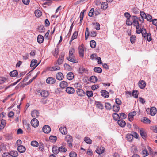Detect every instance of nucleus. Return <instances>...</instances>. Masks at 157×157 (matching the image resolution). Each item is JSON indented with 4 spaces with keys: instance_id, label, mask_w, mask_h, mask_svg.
<instances>
[{
    "instance_id": "48",
    "label": "nucleus",
    "mask_w": 157,
    "mask_h": 157,
    "mask_svg": "<svg viewBox=\"0 0 157 157\" xmlns=\"http://www.w3.org/2000/svg\"><path fill=\"white\" fill-rule=\"evenodd\" d=\"M93 25L95 26L94 27L97 30H99L100 29V25L97 22L93 23Z\"/></svg>"
},
{
    "instance_id": "23",
    "label": "nucleus",
    "mask_w": 157,
    "mask_h": 157,
    "mask_svg": "<svg viewBox=\"0 0 157 157\" xmlns=\"http://www.w3.org/2000/svg\"><path fill=\"white\" fill-rule=\"evenodd\" d=\"M67 77L68 80H72L74 77L73 74L72 72H69L67 74Z\"/></svg>"
},
{
    "instance_id": "52",
    "label": "nucleus",
    "mask_w": 157,
    "mask_h": 157,
    "mask_svg": "<svg viewBox=\"0 0 157 157\" xmlns=\"http://www.w3.org/2000/svg\"><path fill=\"white\" fill-rule=\"evenodd\" d=\"M142 153L144 156L143 157H146V156H147L149 155V153L147 149L144 150L142 151Z\"/></svg>"
},
{
    "instance_id": "20",
    "label": "nucleus",
    "mask_w": 157,
    "mask_h": 157,
    "mask_svg": "<svg viewBox=\"0 0 157 157\" xmlns=\"http://www.w3.org/2000/svg\"><path fill=\"white\" fill-rule=\"evenodd\" d=\"M52 150L53 153L55 154H57L59 152V148L56 146H53Z\"/></svg>"
},
{
    "instance_id": "57",
    "label": "nucleus",
    "mask_w": 157,
    "mask_h": 157,
    "mask_svg": "<svg viewBox=\"0 0 157 157\" xmlns=\"http://www.w3.org/2000/svg\"><path fill=\"white\" fill-rule=\"evenodd\" d=\"M94 13V8H92L88 14V15L90 17H92Z\"/></svg>"
},
{
    "instance_id": "38",
    "label": "nucleus",
    "mask_w": 157,
    "mask_h": 157,
    "mask_svg": "<svg viewBox=\"0 0 157 157\" xmlns=\"http://www.w3.org/2000/svg\"><path fill=\"white\" fill-rule=\"evenodd\" d=\"M84 141L89 144H90L92 143V140L90 138L87 137H85L84 138Z\"/></svg>"
},
{
    "instance_id": "35",
    "label": "nucleus",
    "mask_w": 157,
    "mask_h": 157,
    "mask_svg": "<svg viewBox=\"0 0 157 157\" xmlns=\"http://www.w3.org/2000/svg\"><path fill=\"white\" fill-rule=\"evenodd\" d=\"M141 33L142 35V36L144 38L146 37L147 34L146 31V29L144 28H142V31Z\"/></svg>"
},
{
    "instance_id": "26",
    "label": "nucleus",
    "mask_w": 157,
    "mask_h": 157,
    "mask_svg": "<svg viewBox=\"0 0 157 157\" xmlns=\"http://www.w3.org/2000/svg\"><path fill=\"white\" fill-rule=\"evenodd\" d=\"M156 113V109L154 107H152L150 109V114L151 116L155 115Z\"/></svg>"
},
{
    "instance_id": "25",
    "label": "nucleus",
    "mask_w": 157,
    "mask_h": 157,
    "mask_svg": "<svg viewBox=\"0 0 157 157\" xmlns=\"http://www.w3.org/2000/svg\"><path fill=\"white\" fill-rule=\"evenodd\" d=\"M44 37L43 36L41 35H39L37 37V41L39 43H42L44 41Z\"/></svg>"
},
{
    "instance_id": "15",
    "label": "nucleus",
    "mask_w": 157,
    "mask_h": 157,
    "mask_svg": "<svg viewBox=\"0 0 157 157\" xmlns=\"http://www.w3.org/2000/svg\"><path fill=\"white\" fill-rule=\"evenodd\" d=\"M117 123L118 124L122 127H124L126 124L125 121L122 119L118 120L117 121Z\"/></svg>"
},
{
    "instance_id": "17",
    "label": "nucleus",
    "mask_w": 157,
    "mask_h": 157,
    "mask_svg": "<svg viewBox=\"0 0 157 157\" xmlns=\"http://www.w3.org/2000/svg\"><path fill=\"white\" fill-rule=\"evenodd\" d=\"M64 58V55H60L57 61V63L59 65H60L62 64Z\"/></svg>"
},
{
    "instance_id": "60",
    "label": "nucleus",
    "mask_w": 157,
    "mask_h": 157,
    "mask_svg": "<svg viewBox=\"0 0 157 157\" xmlns=\"http://www.w3.org/2000/svg\"><path fill=\"white\" fill-rule=\"evenodd\" d=\"M120 118H121L122 119H124L126 118L127 117L126 115L124 113H121L120 114Z\"/></svg>"
},
{
    "instance_id": "36",
    "label": "nucleus",
    "mask_w": 157,
    "mask_h": 157,
    "mask_svg": "<svg viewBox=\"0 0 157 157\" xmlns=\"http://www.w3.org/2000/svg\"><path fill=\"white\" fill-rule=\"evenodd\" d=\"M101 7L102 9L105 10L108 7V4L106 2H102L101 4Z\"/></svg>"
},
{
    "instance_id": "43",
    "label": "nucleus",
    "mask_w": 157,
    "mask_h": 157,
    "mask_svg": "<svg viewBox=\"0 0 157 157\" xmlns=\"http://www.w3.org/2000/svg\"><path fill=\"white\" fill-rule=\"evenodd\" d=\"M113 119L116 121H117L118 119L120 118L119 115L116 113H114L113 114Z\"/></svg>"
},
{
    "instance_id": "41",
    "label": "nucleus",
    "mask_w": 157,
    "mask_h": 157,
    "mask_svg": "<svg viewBox=\"0 0 157 157\" xmlns=\"http://www.w3.org/2000/svg\"><path fill=\"white\" fill-rule=\"evenodd\" d=\"M90 45L92 48H94L96 45V43L94 40H92L90 42Z\"/></svg>"
},
{
    "instance_id": "22",
    "label": "nucleus",
    "mask_w": 157,
    "mask_h": 157,
    "mask_svg": "<svg viewBox=\"0 0 157 157\" xmlns=\"http://www.w3.org/2000/svg\"><path fill=\"white\" fill-rule=\"evenodd\" d=\"M49 92L47 91L42 90L40 94L43 97H47L49 95Z\"/></svg>"
},
{
    "instance_id": "5",
    "label": "nucleus",
    "mask_w": 157,
    "mask_h": 157,
    "mask_svg": "<svg viewBox=\"0 0 157 157\" xmlns=\"http://www.w3.org/2000/svg\"><path fill=\"white\" fill-rule=\"evenodd\" d=\"M31 124L32 126L34 127H36L39 125V121L37 119L34 118L32 120Z\"/></svg>"
},
{
    "instance_id": "42",
    "label": "nucleus",
    "mask_w": 157,
    "mask_h": 157,
    "mask_svg": "<svg viewBox=\"0 0 157 157\" xmlns=\"http://www.w3.org/2000/svg\"><path fill=\"white\" fill-rule=\"evenodd\" d=\"M105 106L107 110H110L111 109V105L109 103H105Z\"/></svg>"
},
{
    "instance_id": "19",
    "label": "nucleus",
    "mask_w": 157,
    "mask_h": 157,
    "mask_svg": "<svg viewBox=\"0 0 157 157\" xmlns=\"http://www.w3.org/2000/svg\"><path fill=\"white\" fill-rule=\"evenodd\" d=\"M39 114L38 111L36 110H34L31 112L32 116L34 118L37 117L39 115Z\"/></svg>"
},
{
    "instance_id": "21",
    "label": "nucleus",
    "mask_w": 157,
    "mask_h": 157,
    "mask_svg": "<svg viewBox=\"0 0 157 157\" xmlns=\"http://www.w3.org/2000/svg\"><path fill=\"white\" fill-rule=\"evenodd\" d=\"M66 92L69 94H73L75 92V90L73 87H67L66 89Z\"/></svg>"
},
{
    "instance_id": "40",
    "label": "nucleus",
    "mask_w": 157,
    "mask_h": 157,
    "mask_svg": "<svg viewBox=\"0 0 157 157\" xmlns=\"http://www.w3.org/2000/svg\"><path fill=\"white\" fill-rule=\"evenodd\" d=\"M59 152H65L67 151V149L63 146H61L59 148Z\"/></svg>"
},
{
    "instance_id": "56",
    "label": "nucleus",
    "mask_w": 157,
    "mask_h": 157,
    "mask_svg": "<svg viewBox=\"0 0 157 157\" xmlns=\"http://www.w3.org/2000/svg\"><path fill=\"white\" fill-rule=\"evenodd\" d=\"M101 12L99 9L96 8L94 11V13L95 15H97L99 14Z\"/></svg>"
},
{
    "instance_id": "11",
    "label": "nucleus",
    "mask_w": 157,
    "mask_h": 157,
    "mask_svg": "<svg viewBox=\"0 0 157 157\" xmlns=\"http://www.w3.org/2000/svg\"><path fill=\"white\" fill-rule=\"evenodd\" d=\"M105 149L102 147H98L96 150V152L98 154H101L103 153Z\"/></svg>"
},
{
    "instance_id": "64",
    "label": "nucleus",
    "mask_w": 157,
    "mask_h": 157,
    "mask_svg": "<svg viewBox=\"0 0 157 157\" xmlns=\"http://www.w3.org/2000/svg\"><path fill=\"white\" fill-rule=\"evenodd\" d=\"M80 72L81 74H83L84 72H86L87 70L84 68L83 67H81L79 69Z\"/></svg>"
},
{
    "instance_id": "61",
    "label": "nucleus",
    "mask_w": 157,
    "mask_h": 157,
    "mask_svg": "<svg viewBox=\"0 0 157 157\" xmlns=\"http://www.w3.org/2000/svg\"><path fill=\"white\" fill-rule=\"evenodd\" d=\"M146 18L147 19V20L151 22L152 21V17L151 15L149 14H148L146 15Z\"/></svg>"
},
{
    "instance_id": "32",
    "label": "nucleus",
    "mask_w": 157,
    "mask_h": 157,
    "mask_svg": "<svg viewBox=\"0 0 157 157\" xmlns=\"http://www.w3.org/2000/svg\"><path fill=\"white\" fill-rule=\"evenodd\" d=\"M141 121L142 122L144 123H150L151 121L148 118L146 117H143L141 118Z\"/></svg>"
},
{
    "instance_id": "55",
    "label": "nucleus",
    "mask_w": 157,
    "mask_h": 157,
    "mask_svg": "<svg viewBox=\"0 0 157 157\" xmlns=\"http://www.w3.org/2000/svg\"><path fill=\"white\" fill-rule=\"evenodd\" d=\"M77 154L74 151L71 152L69 154L70 157H76Z\"/></svg>"
},
{
    "instance_id": "34",
    "label": "nucleus",
    "mask_w": 157,
    "mask_h": 157,
    "mask_svg": "<svg viewBox=\"0 0 157 157\" xmlns=\"http://www.w3.org/2000/svg\"><path fill=\"white\" fill-rule=\"evenodd\" d=\"M94 71L97 73H101L102 72V69L98 67H95L94 69Z\"/></svg>"
},
{
    "instance_id": "6",
    "label": "nucleus",
    "mask_w": 157,
    "mask_h": 157,
    "mask_svg": "<svg viewBox=\"0 0 157 157\" xmlns=\"http://www.w3.org/2000/svg\"><path fill=\"white\" fill-rule=\"evenodd\" d=\"M56 80L55 78L52 77L48 78L46 80V83L49 84H52L55 83Z\"/></svg>"
},
{
    "instance_id": "59",
    "label": "nucleus",
    "mask_w": 157,
    "mask_h": 157,
    "mask_svg": "<svg viewBox=\"0 0 157 157\" xmlns=\"http://www.w3.org/2000/svg\"><path fill=\"white\" fill-rule=\"evenodd\" d=\"M140 15L141 17L142 18H144V19H146V15L145 13L143 11H140Z\"/></svg>"
},
{
    "instance_id": "47",
    "label": "nucleus",
    "mask_w": 157,
    "mask_h": 157,
    "mask_svg": "<svg viewBox=\"0 0 157 157\" xmlns=\"http://www.w3.org/2000/svg\"><path fill=\"white\" fill-rule=\"evenodd\" d=\"M138 93L137 90H134L132 93V95L135 98H137L138 97Z\"/></svg>"
},
{
    "instance_id": "29",
    "label": "nucleus",
    "mask_w": 157,
    "mask_h": 157,
    "mask_svg": "<svg viewBox=\"0 0 157 157\" xmlns=\"http://www.w3.org/2000/svg\"><path fill=\"white\" fill-rule=\"evenodd\" d=\"M34 13L36 16L38 18L40 17L42 15L41 12L39 10H36Z\"/></svg>"
},
{
    "instance_id": "14",
    "label": "nucleus",
    "mask_w": 157,
    "mask_h": 157,
    "mask_svg": "<svg viewBox=\"0 0 157 157\" xmlns=\"http://www.w3.org/2000/svg\"><path fill=\"white\" fill-rule=\"evenodd\" d=\"M138 84L139 87L141 89L144 88L146 86L145 82L143 80L140 81Z\"/></svg>"
},
{
    "instance_id": "45",
    "label": "nucleus",
    "mask_w": 157,
    "mask_h": 157,
    "mask_svg": "<svg viewBox=\"0 0 157 157\" xmlns=\"http://www.w3.org/2000/svg\"><path fill=\"white\" fill-rule=\"evenodd\" d=\"M96 106L97 107L101 109H102L103 108V105L101 102H98L97 103Z\"/></svg>"
},
{
    "instance_id": "49",
    "label": "nucleus",
    "mask_w": 157,
    "mask_h": 157,
    "mask_svg": "<svg viewBox=\"0 0 157 157\" xmlns=\"http://www.w3.org/2000/svg\"><path fill=\"white\" fill-rule=\"evenodd\" d=\"M59 52V49L58 48H56L55 49V51L53 53V54L54 56L57 57V55L58 54Z\"/></svg>"
},
{
    "instance_id": "63",
    "label": "nucleus",
    "mask_w": 157,
    "mask_h": 157,
    "mask_svg": "<svg viewBox=\"0 0 157 157\" xmlns=\"http://www.w3.org/2000/svg\"><path fill=\"white\" fill-rule=\"evenodd\" d=\"M90 36L93 37H95L96 36V33L94 31H92L90 33Z\"/></svg>"
},
{
    "instance_id": "28",
    "label": "nucleus",
    "mask_w": 157,
    "mask_h": 157,
    "mask_svg": "<svg viewBox=\"0 0 157 157\" xmlns=\"http://www.w3.org/2000/svg\"><path fill=\"white\" fill-rule=\"evenodd\" d=\"M10 157L12 156L13 157H17L18 155V153L16 151H12L9 153Z\"/></svg>"
},
{
    "instance_id": "2",
    "label": "nucleus",
    "mask_w": 157,
    "mask_h": 157,
    "mask_svg": "<svg viewBox=\"0 0 157 157\" xmlns=\"http://www.w3.org/2000/svg\"><path fill=\"white\" fill-rule=\"evenodd\" d=\"M65 141L68 143V146L71 148L72 147V142L73 139L72 136L69 135H67L65 136Z\"/></svg>"
},
{
    "instance_id": "12",
    "label": "nucleus",
    "mask_w": 157,
    "mask_h": 157,
    "mask_svg": "<svg viewBox=\"0 0 157 157\" xmlns=\"http://www.w3.org/2000/svg\"><path fill=\"white\" fill-rule=\"evenodd\" d=\"M76 92L77 95L80 96H83L85 94L84 91L81 89H78Z\"/></svg>"
},
{
    "instance_id": "18",
    "label": "nucleus",
    "mask_w": 157,
    "mask_h": 157,
    "mask_svg": "<svg viewBox=\"0 0 157 157\" xmlns=\"http://www.w3.org/2000/svg\"><path fill=\"white\" fill-rule=\"evenodd\" d=\"M56 77L57 79L61 80L63 78V75L62 73L59 72L56 74Z\"/></svg>"
},
{
    "instance_id": "24",
    "label": "nucleus",
    "mask_w": 157,
    "mask_h": 157,
    "mask_svg": "<svg viewBox=\"0 0 157 157\" xmlns=\"http://www.w3.org/2000/svg\"><path fill=\"white\" fill-rule=\"evenodd\" d=\"M9 74L10 76L15 77L18 75V73L16 70H14L11 72Z\"/></svg>"
},
{
    "instance_id": "3",
    "label": "nucleus",
    "mask_w": 157,
    "mask_h": 157,
    "mask_svg": "<svg viewBox=\"0 0 157 157\" xmlns=\"http://www.w3.org/2000/svg\"><path fill=\"white\" fill-rule=\"evenodd\" d=\"M85 48L83 44H81L78 47L79 53L80 57H83Z\"/></svg>"
},
{
    "instance_id": "9",
    "label": "nucleus",
    "mask_w": 157,
    "mask_h": 157,
    "mask_svg": "<svg viewBox=\"0 0 157 157\" xmlns=\"http://www.w3.org/2000/svg\"><path fill=\"white\" fill-rule=\"evenodd\" d=\"M37 62V61L36 60L33 59L32 60L31 63L30 64V67H33L34 66H35L34 67L33 69H34L37 66L40 64V61L36 65V64Z\"/></svg>"
},
{
    "instance_id": "58",
    "label": "nucleus",
    "mask_w": 157,
    "mask_h": 157,
    "mask_svg": "<svg viewBox=\"0 0 157 157\" xmlns=\"http://www.w3.org/2000/svg\"><path fill=\"white\" fill-rule=\"evenodd\" d=\"M86 95L88 97H91L93 95V92L92 91H87Z\"/></svg>"
},
{
    "instance_id": "62",
    "label": "nucleus",
    "mask_w": 157,
    "mask_h": 157,
    "mask_svg": "<svg viewBox=\"0 0 157 157\" xmlns=\"http://www.w3.org/2000/svg\"><path fill=\"white\" fill-rule=\"evenodd\" d=\"M78 33L77 32V31H75L74 33H73V34L72 36V38H73L74 39H76L78 36Z\"/></svg>"
},
{
    "instance_id": "33",
    "label": "nucleus",
    "mask_w": 157,
    "mask_h": 157,
    "mask_svg": "<svg viewBox=\"0 0 157 157\" xmlns=\"http://www.w3.org/2000/svg\"><path fill=\"white\" fill-rule=\"evenodd\" d=\"M90 80L91 82L95 83L97 81L98 78L95 76H92L90 78Z\"/></svg>"
},
{
    "instance_id": "8",
    "label": "nucleus",
    "mask_w": 157,
    "mask_h": 157,
    "mask_svg": "<svg viewBox=\"0 0 157 157\" xmlns=\"http://www.w3.org/2000/svg\"><path fill=\"white\" fill-rule=\"evenodd\" d=\"M43 132L46 133H48L51 131V128L48 125H45L42 128Z\"/></svg>"
},
{
    "instance_id": "4",
    "label": "nucleus",
    "mask_w": 157,
    "mask_h": 157,
    "mask_svg": "<svg viewBox=\"0 0 157 157\" xmlns=\"http://www.w3.org/2000/svg\"><path fill=\"white\" fill-rule=\"evenodd\" d=\"M133 20L132 24L136 27H138L139 26V23L138 21V18L136 16H134L132 17Z\"/></svg>"
},
{
    "instance_id": "39",
    "label": "nucleus",
    "mask_w": 157,
    "mask_h": 157,
    "mask_svg": "<svg viewBox=\"0 0 157 157\" xmlns=\"http://www.w3.org/2000/svg\"><path fill=\"white\" fill-rule=\"evenodd\" d=\"M31 144L32 146L36 147H38L39 145L38 142L36 141H32L31 143Z\"/></svg>"
},
{
    "instance_id": "44",
    "label": "nucleus",
    "mask_w": 157,
    "mask_h": 157,
    "mask_svg": "<svg viewBox=\"0 0 157 157\" xmlns=\"http://www.w3.org/2000/svg\"><path fill=\"white\" fill-rule=\"evenodd\" d=\"M136 39V37L135 36L132 35L131 36L130 38V40L131 42L133 44L134 43Z\"/></svg>"
},
{
    "instance_id": "1",
    "label": "nucleus",
    "mask_w": 157,
    "mask_h": 157,
    "mask_svg": "<svg viewBox=\"0 0 157 157\" xmlns=\"http://www.w3.org/2000/svg\"><path fill=\"white\" fill-rule=\"evenodd\" d=\"M75 50L74 48H72L69 51V56L67 57V59L69 61L72 62L76 63V60L74 58L73 55V53L75 52Z\"/></svg>"
},
{
    "instance_id": "16",
    "label": "nucleus",
    "mask_w": 157,
    "mask_h": 157,
    "mask_svg": "<svg viewBox=\"0 0 157 157\" xmlns=\"http://www.w3.org/2000/svg\"><path fill=\"white\" fill-rule=\"evenodd\" d=\"M17 150L19 152L23 153L25 151L26 148L23 145H20L18 146Z\"/></svg>"
},
{
    "instance_id": "51",
    "label": "nucleus",
    "mask_w": 157,
    "mask_h": 157,
    "mask_svg": "<svg viewBox=\"0 0 157 157\" xmlns=\"http://www.w3.org/2000/svg\"><path fill=\"white\" fill-rule=\"evenodd\" d=\"M38 29L40 33L44 32L45 29L43 25H40L38 27Z\"/></svg>"
},
{
    "instance_id": "10",
    "label": "nucleus",
    "mask_w": 157,
    "mask_h": 157,
    "mask_svg": "<svg viewBox=\"0 0 157 157\" xmlns=\"http://www.w3.org/2000/svg\"><path fill=\"white\" fill-rule=\"evenodd\" d=\"M101 96L105 98H108L109 96V94L108 92L105 90H102L101 91Z\"/></svg>"
},
{
    "instance_id": "7",
    "label": "nucleus",
    "mask_w": 157,
    "mask_h": 157,
    "mask_svg": "<svg viewBox=\"0 0 157 157\" xmlns=\"http://www.w3.org/2000/svg\"><path fill=\"white\" fill-rule=\"evenodd\" d=\"M136 114V112L134 111L130 113L128 115L129 121H132L133 120L134 116H135Z\"/></svg>"
},
{
    "instance_id": "53",
    "label": "nucleus",
    "mask_w": 157,
    "mask_h": 157,
    "mask_svg": "<svg viewBox=\"0 0 157 157\" xmlns=\"http://www.w3.org/2000/svg\"><path fill=\"white\" fill-rule=\"evenodd\" d=\"M74 87L78 89H80L82 87V86L79 83H75L74 84Z\"/></svg>"
},
{
    "instance_id": "13",
    "label": "nucleus",
    "mask_w": 157,
    "mask_h": 157,
    "mask_svg": "<svg viewBox=\"0 0 157 157\" xmlns=\"http://www.w3.org/2000/svg\"><path fill=\"white\" fill-rule=\"evenodd\" d=\"M59 131L63 135H66L67 132V128L64 126L60 127L59 128Z\"/></svg>"
},
{
    "instance_id": "50",
    "label": "nucleus",
    "mask_w": 157,
    "mask_h": 157,
    "mask_svg": "<svg viewBox=\"0 0 157 157\" xmlns=\"http://www.w3.org/2000/svg\"><path fill=\"white\" fill-rule=\"evenodd\" d=\"M146 37L147 40L150 41L151 40V36L150 33H148L146 35Z\"/></svg>"
},
{
    "instance_id": "27",
    "label": "nucleus",
    "mask_w": 157,
    "mask_h": 157,
    "mask_svg": "<svg viewBox=\"0 0 157 157\" xmlns=\"http://www.w3.org/2000/svg\"><path fill=\"white\" fill-rule=\"evenodd\" d=\"M59 86L60 87L62 88H64L67 86V83L66 81H62L60 82Z\"/></svg>"
},
{
    "instance_id": "31",
    "label": "nucleus",
    "mask_w": 157,
    "mask_h": 157,
    "mask_svg": "<svg viewBox=\"0 0 157 157\" xmlns=\"http://www.w3.org/2000/svg\"><path fill=\"white\" fill-rule=\"evenodd\" d=\"M140 132L142 138L143 139L146 138L147 136V134L143 130H140Z\"/></svg>"
},
{
    "instance_id": "46",
    "label": "nucleus",
    "mask_w": 157,
    "mask_h": 157,
    "mask_svg": "<svg viewBox=\"0 0 157 157\" xmlns=\"http://www.w3.org/2000/svg\"><path fill=\"white\" fill-rule=\"evenodd\" d=\"M57 137L55 136H51L49 137V139L52 142H55L57 140Z\"/></svg>"
},
{
    "instance_id": "54",
    "label": "nucleus",
    "mask_w": 157,
    "mask_h": 157,
    "mask_svg": "<svg viewBox=\"0 0 157 157\" xmlns=\"http://www.w3.org/2000/svg\"><path fill=\"white\" fill-rule=\"evenodd\" d=\"M7 79L4 77H0V84H2L6 81Z\"/></svg>"
},
{
    "instance_id": "37",
    "label": "nucleus",
    "mask_w": 157,
    "mask_h": 157,
    "mask_svg": "<svg viewBox=\"0 0 157 157\" xmlns=\"http://www.w3.org/2000/svg\"><path fill=\"white\" fill-rule=\"evenodd\" d=\"M113 109L114 111L117 112L120 109V106L118 105H114L113 106Z\"/></svg>"
},
{
    "instance_id": "30",
    "label": "nucleus",
    "mask_w": 157,
    "mask_h": 157,
    "mask_svg": "<svg viewBox=\"0 0 157 157\" xmlns=\"http://www.w3.org/2000/svg\"><path fill=\"white\" fill-rule=\"evenodd\" d=\"M126 138L127 140L129 142L132 141L133 139V135L131 134H128L126 136Z\"/></svg>"
}]
</instances>
